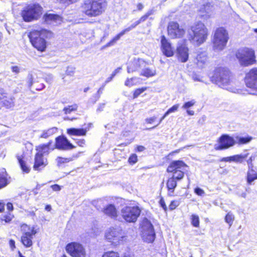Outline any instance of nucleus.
Instances as JSON below:
<instances>
[{"label":"nucleus","mask_w":257,"mask_h":257,"mask_svg":"<svg viewBox=\"0 0 257 257\" xmlns=\"http://www.w3.org/2000/svg\"><path fill=\"white\" fill-rule=\"evenodd\" d=\"M177 186L176 180L174 178H170L167 183V187L168 190V195L172 196L174 192V189Z\"/></svg>","instance_id":"28"},{"label":"nucleus","mask_w":257,"mask_h":257,"mask_svg":"<svg viewBox=\"0 0 257 257\" xmlns=\"http://www.w3.org/2000/svg\"><path fill=\"white\" fill-rule=\"evenodd\" d=\"M60 4H64L66 6L75 3L78 1V0H57Z\"/></svg>","instance_id":"47"},{"label":"nucleus","mask_w":257,"mask_h":257,"mask_svg":"<svg viewBox=\"0 0 257 257\" xmlns=\"http://www.w3.org/2000/svg\"><path fill=\"white\" fill-rule=\"evenodd\" d=\"M235 143H237L239 145L247 144L250 142L252 140V138L250 137H241L239 136H236L235 137Z\"/></svg>","instance_id":"36"},{"label":"nucleus","mask_w":257,"mask_h":257,"mask_svg":"<svg viewBox=\"0 0 257 257\" xmlns=\"http://www.w3.org/2000/svg\"><path fill=\"white\" fill-rule=\"evenodd\" d=\"M142 235L143 239L147 242H152L155 238V233L151 222L147 218L142 222Z\"/></svg>","instance_id":"9"},{"label":"nucleus","mask_w":257,"mask_h":257,"mask_svg":"<svg viewBox=\"0 0 257 257\" xmlns=\"http://www.w3.org/2000/svg\"><path fill=\"white\" fill-rule=\"evenodd\" d=\"M228 39V32L224 28H217L214 32L212 40L213 50L217 52L223 50L226 46Z\"/></svg>","instance_id":"3"},{"label":"nucleus","mask_w":257,"mask_h":257,"mask_svg":"<svg viewBox=\"0 0 257 257\" xmlns=\"http://www.w3.org/2000/svg\"><path fill=\"white\" fill-rule=\"evenodd\" d=\"M246 80H257V68L251 69L245 75Z\"/></svg>","instance_id":"34"},{"label":"nucleus","mask_w":257,"mask_h":257,"mask_svg":"<svg viewBox=\"0 0 257 257\" xmlns=\"http://www.w3.org/2000/svg\"><path fill=\"white\" fill-rule=\"evenodd\" d=\"M17 158L23 172L28 173L30 171V168L26 165V162L23 159V157L22 156H18Z\"/></svg>","instance_id":"35"},{"label":"nucleus","mask_w":257,"mask_h":257,"mask_svg":"<svg viewBox=\"0 0 257 257\" xmlns=\"http://www.w3.org/2000/svg\"><path fill=\"white\" fill-rule=\"evenodd\" d=\"M12 220V217L10 215L4 216L2 218V221H5L6 223L10 222Z\"/></svg>","instance_id":"57"},{"label":"nucleus","mask_w":257,"mask_h":257,"mask_svg":"<svg viewBox=\"0 0 257 257\" xmlns=\"http://www.w3.org/2000/svg\"><path fill=\"white\" fill-rule=\"evenodd\" d=\"M24 232L21 236V242L26 247H30L33 245L32 239L37 231L34 227H30L27 225L23 226Z\"/></svg>","instance_id":"11"},{"label":"nucleus","mask_w":257,"mask_h":257,"mask_svg":"<svg viewBox=\"0 0 257 257\" xmlns=\"http://www.w3.org/2000/svg\"><path fill=\"white\" fill-rule=\"evenodd\" d=\"M159 203L160 206L164 209L165 211L167 210V206L166 205L164 200L163 198H161L159 201Z\"/></svg>","instance_id":"56"},{"label":"nucleus","mask_w":257,"mask_h":257,"mask_svg":"<svg viewBox=\"0 0 257 257\" xmlns=\"http://www.w3.org/2000/svg\"><path fill=\"white\" fill-rule=\"evenodd\" d=\"M186 166V165L182 161H174L168 166L167 172L173 173L172 177L176 180H180L183 178L184 175V172L181 169Z\"/></svg>","instance_id":"10"},{"label":"nucleus","mask_w":257,"mask_h":257,"mask_svg":"<svg viewBox=\"0 0 257 257\" xmlns=\"http://www.w3.org/2000/svg\"><path fill=\"white\" fill-rule=\"evenodd\" d=\"M230 76L231 73L227 68L220 67L215 70L212 80H226Z\"/></svg>","instance_id":"15"},{"label":"nucleus","mask_w":257,"mask_h":257,"mask_svg":"<svg viewBox=\"0 0 257 257\" xmlns=\"http://www.w3.org/2000/svg\"><path fill=\"white\" fill-rule=\"evenodd\" d=\"M52 143V141H50L47 144H42L38 146L36 149L38 151L37 153H40L42 156L48 155L50 150H53L55 149L54 147L51 148L50 146Z\"/></svg>","instance_id":"25"},{"label":"nucleus","mask_w":257,"mask_h":257,"mask_svg":"<svg viewBox=\"0 0 257 257\" xmlns=\"http://www.w3.org/2000/svg\"><path fill=\"white\" fill-rule=\"evenodd\" d=\"M66 251L73 257H84L85 251L83 246L77 242H71L66 247Z\"/></svg>","instance_id":"13"},{"label":"nucleus","mask_w":257,"mask_h":257,"mask_svg":"<svg viewBox=\"0 0 257 257\" xmlns=\"http://www.w3.org/2000/svg\"><path fill=\"white\" fill-rule=\"evenodd\" d=\"M105 237L109 242L115 246L121 243L125 238L122 230L119 227L109 228L105 232Z\"/></svg>","instance_id":"6"},{"label":"nucleus","mask_w":257,"mask_h":257,"mask_svg":"<svg viewBox=\"0 0 257 257\" xmlns=\"http://www.w3.org/2000/svg\"><path fill=\"white\" fill-rule=\"evenodd\" d=\"M43 8L38 4H31L25 7L21 15L25 22H30L38 20L42 14Z\"/></svg>","instance_id":"4"},{"label":"nucleus","mask_w":257,"mask_h":257,"mask_svg":"<svg viewBox=\"0 0 257 257\" xmlns=\"http://www.w3.org/2000/svg\"><path fill=\"white\" fill-rule=\"evenodd\" d=\"M188 34L189 40L191 42L195 45L200 46L207 39L208 30L203 23L198 22L191 27Z\"/></svg>","instance_id":"2"},{"label":"nucleus","mask_w":257,"mask_h":257,"mask_svg":"<svg viewBox=\"0 0 257 257\" xmlns=\"http://www.w3.org/2000/svg\"><path fill=\"white\" fill-rule=\"evenodd\" d=\"M246 87L248 88L247 91L250 94H255L257 91V81H246Z\"/></svg>","instance_id":"32"},{"label":"nucleus","mask_w":257,"mask_h":257,"mask_svg":"<svg viewBox=\"0 0 257 257\" xmlns=\"http://www.w3.org/2000/svg\"><path fill=\"white\" fill-rule=\"evenodd\" d=\"M248 155V153H243L239 155H236L231 156L232 161L237 163H241L242 161L246 158Z\"/></svg>","instance_id":"37"},{"label":"nucleus","mask_w":257,"mask_h":257,"mask_svg":"<svg viewBox=\"0 0 257 257\" xmlns=\"http://www.w3.org/2000/svg\"><path fill=\"white\" fill-rule=\"evenodd\" d=\"M255 179H257V173L253 170V166H249L247 173V182L248 184L250 185Z\"/></svg>","instance_id":"30"},{"label":"nucleus","mask_w":257,"mask_h":257,"mask_svg":"<svg viewBox=\"0 0 257 257\" xmlns=\"http://www.w3.org/2000/svg\"><path fill=\"white\" fill-rule=\"evenodd\" d=\"M168 34L172 39L182 37L185 34V30L175 22L169 23L167 28Z\"/></svg>","instance_id":"12"},{"label":"nucleus","mask_w":257,"mask_h":257,"mask_svg":"<svg viewBox=\"0 0 257 257\" xmlns=\"http://www.w3.org/2000/svg\"><path fill=\"white\" fill-rule=\"evenodd\" d=\"M10 95L4 89L0 88V100L1 101L5 98H7Z\"/></svg>","instance_id":"48"},{"label":"nucleus","mask_w":257,"mask_h":257,"mask_svg":"<svg viewBox=\"0 0 257 257\" xmlns=\"http://www.w3.org/2000/svg\"><path fill=\"white\" fill-rule=\"evenodd\" d=\"M48 164L47 159L44 158V156L40 153H37L35 157L34 169L35 170H39L45 167Z\"/></svg>","instance_id":"23"},{"label":"nucleus","mask_w":257,"mask_h":257,"mask_svg":"<svg viewBox=\"0 0 257 257\" xmlns=\"http://www.w3.org/2000/svg\"><path fill=\"white\" fill-rule=\"evenodd\" d=\"M146 87H142V88L136 89L134 93V98L138 97L139 95L141 94L142 93H143L145 90H146Z\"/></svg>","instance_id":"46"},{"label":"nucleus","mask_w":257,"mask_h":257,"mask_svg":"<svg viewBox=\"0 0 257 257\" xmlns=\"http://www.w3.org/2000/svg\"><path fill=\"white\" fill-rule=\"evenodd\" d=\"M55 141V147L54 148L57 149L69 150L75 148V147L71 144L66 138L63 136H59L57 137Z\"/></svg>","instance_id":"16"},{"label":"nucleus","mask_w":257,"mask_h":257,"mask_svg":"<svg viewBox=\"0 0 257 257\" xmlns=\"http://www.w3.org/2000/svg\"><path fill=\"white\" fill-rule=\"evenodd\" d=\"M234 219V215L230 212H228L225 218L226 222L229 224V226H231L232 225Z\"/></svg>","instance_id":"43"},{"label":"nucleus","mask_w":257,"mask_h":257,"mask_svg":"<svg viewBox=\"0 0 257 257\" xmlns=\"http://www.w3.org/2000/svg\"><path fill=\"white\" fill-rule=\"evenodd\" d=\"M196 101L194 99H192L189 101L185 102L182 106V108L184 109H188V108L194 105Z\"/></svg>","instance_id":"44"},{"label":"nucleus","mask_w":257,"mask_h":257,"mask_svg":"<svg viewBox=\"0 0 257 257\" xmlns=\"http://www.w3.org/2000/svg\"><path fill=\"white\" fill-rule=\"evenodd\" d=\"M72 160V159L70 158H62V157H57L56 159V161L57 162V166L59 167L61 166L63 164L68 163Z\"/></svg>","instance_id":"40"},{"label":"nucleus","mask_w":257,"mask_h":257,"mask_svg":"<svg viewBox=\"0 0 257 257\" xmlns=\"http://www.w3.org/2000/svg\"><path fill=\"white\" fill-rule=\"evenodd\" d=\"M195 193L199 196H203L205 194V192L202 189L197 187L194 190Z\"/></svg>","instance_id":"53"},{"label":"nucleus","mask_w":257,"mask_h":257,"mask_svg":"<svg viewBox=\"0 0 257 257\" xmlns=\"http://www.w3.org/2000/svg\"><path fill=\"white\" fill-rule=\"evenodd\" d=\"M212 6L210 4H207L206 5L204 6V9L205 12L207 14H209L211 9L212 8Z\"/></svg>","instance_id":"55"},{"label":"nucleus","mask_w":257,"mask_h":257,"mask_svg":"<svg viewBox=\"0 0 257 257\" xmlns=\"http://www.w3.org/2000/svg\"><path fill=\"white\" fill-rule=\"evenodd\" d=\"M219 145L215 147L217 150H221L228 149L233 146L235 144V140L227 135L221 136L219 140Z\"/></svg>","instance_id":"14"},{"label":"nucleus","mask_w":257,"mask_h":257,"mask_svg":"<svg viewBox=\"0 0 257 257\" xmlns=\"http://www.w3.org/2000/svg\"><path fill=\"white\" fill-rule=\"evenodd\" d=\"M67 133L71 136H85L86 131L83 128H70L67 130Z\"/></svg>","instance_id":"29"},{"label":"nucleus","mask_w":257,"mask_h":257,"mask_svg":"<svg viewBox=\"0 0 257 257\" xmlns=\"http://www.w3.org/2000/svg\"><path fill=\"white\" fill-rule=\"evenodd\" d=\"M8 174H7L5 169L4 171L0 173V189L5 187L9 184L7 179Z\"/></svg>","instance_id":"33"},{"label":"nucleus","mask_w":257,"mask_h":257,"mask_svg":"<svg viewBox=\"0 0 257 257\" xmlns=\"http://www.w3.org/2000/svg\"><path fill=\"white\" fill-rule=\"evenodd\" d=\"M77 104H73L72 105H69L67 107H65L63 109V111H64L65 114H69L72 111H76L77 109Z\"/></svg>","instance_id":"41"},{"label":"nucleus","mask_w":257,"mask_h":257,"mask_svg":"<svg viewBox=\"0 0 257 257\" xmlns=\"http://www.w3.org/2000/svg\"><path fill=\"white\" fill-rule=\"evenodd\" d=\"M58 132V128L56 127H52L41 131L39 136L40 138L47 139L49 137L56 134Z\"/></svg>","instance_id":"27"},{"label":"nucleus","mask_w":257,"mask_h":257,"mask_svg":"<svg viewBox=\"0 0 257 257\" xmlns=\"http://www.w3.org/2000/svg\"><path fill=\"white\" fill-rule=\"evenodd\" d=\"M121 69V68L120 67H118L117 68H116V69H115L114 70V71H113V72L112 73V74H111V76L110 77V79H111L113 78V77L117 73L119 72L120 70Z\"/></svg>","instance_id":"59"},{"label":"nucleus","mask_w":257,"mask_h":257,"mask_svg":"<svg viewBox=\"0 0 257 257\" xmlns=\"http://www.w3.org/2000/svg\"><path fill=\"white\" fill-rule=\"evenodd\" d=\"M9 245H10V246L11 247V248L12 249V250H14L15 247H16V246H15V241L13 240V239H10V241H9Z\"/></svg>","instance_id":"61"},{"label":"nucleus","mask_w":257,"mask_h":257,"mask_svg":"<svg viewBox=\"0 0 257 257\" xmlns=\"http://www.w3.org/2000/svg\"><path fill=\"white\" fill-rule=\"evenodd\" d=\"M51 187L52 188V190L54 191H59L61 189V186L57 184L52 185L51 186Z\"/></svg>","instance_id":"58"},{"label":"nucleus","mask_w":257,"mask_h":257,"mask_svg":"<svg viewBox=\"0 0 257 257\" xmlns=\"http://www.w3.org/2000/svg\"><path fill=\"white\" fill-rule=\"evenodd\" d=\"M15 98L11 95H10L1 101L2 103L7 108L13 107L15 105Z\"/></svg>","instance_id":"31"},{"label":"nucleus","mask_w":257,"mask_h":257,"mask_svg":"<svg viewBox=\"0 0 257 257\" xmlns=\"http://www.w3.org/2000/svg\"><path fill=\"white\" fill-rule=\"evenodd\" d=\"M13 72L18 74L20 72V68L18 66H12L11 68Z\"/></svg>","instance_id":"54"},{"label":"nucleus","mask_w":257,"mask_h":257,"mask_svg":"<svg viewBox=\"0 0 257 257\" xmlns=\"http://www.w3.org/2000/svg\"><path fill=\"white\" fill-rule=\"evenodd\" d=\"M191 223L196 227L199 226V217L196 215H192L191 216Z\"/></svg>","instance_id":"42"},{"label":"nucleus","mask_w":257,"mask_h":257,"mask_svg":"<svg viewBox=\"0 0 257 257\" xmlns=\"http://www.w3.org/2000/svg\"><path fill=\"white\" fill-rule=\"evenodd\" d=\"M215 84L223 89L227 90L230 92L237 93H241L243 91L239 88L234 86V81H214Z\"/></svg>","instance_id":"17"},{"label":"nucleus","mask_w":257,"mask_h":257,"mask_svg":"<svg viewBox=\"0 0 257 257\" xmlns=\"http://www.w3.org/2000/svg\"><path fill=\"white\" fill-rule=\"evenodd\" d=\"M253 159L254 158L251 156L249 158V159L247 160V163L248 165V167H249V166H253V165L252 164V162Z\"/></svg>","instance_id":"64"},{"label":"nucleus","mask_w":257,"mask_h":257,"mask_svg":"<svg viewBox=\"0 0 257 257\" xmlns=\"http://www.w3.org/2000/svg\"><path fill=\"white\" fill-rule=\"evenodd\" d=\"M121 215L126 222H135L141 213L138 206H125L121 210Z\"/></svg>","instance_id":"8"},{"label":"nucleus","mask_w":257,"mask_h":257,"mask_svg":"<svg viewBox=\"0 0 257 257\" xmlns=\"http://www.w3.org/2000/svg\"><path fill=\"white\" fill-rule=\"evenodd\" d=\"M180 204L179 201L178 200H173L171 201L170 205L169 208L170 210H173L175 209L177 206H178Z\"/></svg>","instance_id":"49"},{"label":"nucleus","mask_w":257,"mask_h":257,"mask_svg":"<svg viewBox=\"0 0 257 257\" xmlns=\"http://www.w3.org/2000/svg\"><path fill=\"white\" fill-rule=\"evenodd\" d=\"M221 161L222 162H232V157H224L221 159Z\"/></svg>","instance_id":"63"},{"label":"nucleus","mask_w":257,"mask_h":257,"mask_svg":"<svg viewBox=\"0 0 257 257\" xmlns=\"http://www.w3.org/2000/svg\"><path fill=\"white\" fill-rule=\"evenodd\" d=\"M161 50L163 54L168 57L173 56L174 51L171 44L164 36H161Z\"/></svg>","instance_id":"19"},{"label":"nucleus","mask_w":257,"mask_h":257,"mask_svg":"<svg viewBox=\"0 0 257 257\" xmlns=\"http://www.w3.org/2000/svg\"><path fill=\"white\" fill-rule=\"evenodd\" d=\"M168 115H166V113L164 114V115L161 118V119H160L159 121V123L155 126L152 127H151L150 128H148V130H151V129H153L154 128H155L156 127H157L159 124H160L161 123V122L163 121V120Z\"/></svg>","instance_id":"62"},{"label":"nucleus","mask_w":257,"mask_h":257,"mask_svg":"<svg viewBox=\"0 0 257 257\" xmlns=\"http://www.w3.org/2000/svg\"><path fill=\"white\" fill-rule=\"evenodd\" d=\"M43 19L48 24L58 25L62 22V18L60 16L53 14H46L44 15Z\"/></svg>","instance_id":"22"},{"label":"nucleus","mask_w":257,"mask_h":257,"mask_svg":"<svg viewBox=\"0 0 257 257\" xmlns=\"http://www.w3.org/2000/svg\"><path fill=\"white\" fill-rule=\"evenodd\" d=\"M177 55L178 59L182 62H185L188 60L189 57L188 49L183 42L178 43Z\"/></svg>","instance_id":"18"},{"label":"nucleus","mask_w":257,"mask_h":257,"mask_svg":"<svg viewBox=\"0 0 257 257\" xmlns=\"http://www.w3.org/2000/svg\"><path fill=\"white\" fill-rule=\"evenodd\" d=\"M103 211L105 215L112 218H115L117 217V210L112 204L106 206Z\"/></svg>","instance_id":"26"},{"label":"nucleus","mask_w":257,"mask_h":257,"mask_svg":"<svg viewBox=\"0 0 257 257\" xmlns=\"http://www.w3.org/2000/svg\"><path fill=\"white\" fill-rule=\"evenodd\" d=\"M45 32V30H33L30 33L29 36L33 46L40 51H44L46 48V42L42 36Z\"/></svg>","instance_id":"7"},{"label":"nucleus","mask_w":257,"mask_h":257,"mask_svg":"<svg viewBox=\"0 0 257 257\" xmlns=\"http://www.w3.org/2000/svg\"><path fill=\"white\" fill-rule=\"evenodd\" d=\"M82 12L88 17L101 15L106 7L105 0H84L82 5Z\"/></svg>","instance_id":"1"},{"label":"nucleus","mask_w":257,"mask_h":257,"mask_svg":"<svg viewBox=\"0 0 257 257\" xmlns=\"http://www.w3.org/2000/svg\"><path fill=\"white\" fill-rule=\"evenodd\" d=\"M156 119V116H153L152 117L147 118L145 119L146 122L148 123H152Z\"/></svg>","instance_id":"60"},{"label":"nucleus","mask_w":257,"mask_h":257,"mask_svg":"<svg viewBox=\"0 0 257 257\" xmlns=\"http://www.w3.org/2000/svg\"><path fill=\"white\" fill-rule=\"evenodd\" d=\"M102 257H119V255L117 252L111 251L105 252Z\"/></svg>","instance_id":"45"},{"label":"nucleus","mask_w":257,"mask_h":257,"mask_svg":"<svg viewBox=\"0 0 257 257\" xmlns=\"http://www.w3.org/2000/svg\"><path fill=\"white\" fill-rule=\"evenodd\" d=\"M146 62L142 59L134 58L133 61L130 62L128 67V72H131L139 70L140 68L145 67Z\"/></svg>","instance_id":"21"},{"label":"nucleus","mask_w":257,"mask_h":257,"mask_svg":"<svg viewBox=\"0 0 257 257\" xmlns=\"http://www.w3.org/2000/svg\"><path fill=\"white\" fill-rule=\"evenodd\" d=\"M236 57L241 66H248L256 62L255 52L251 48L239 49L236 53Z\"/></svg>","instance_id":"5"},{"label":"nucleus","mask_w":257,"mask_h":257,"mask_svg":"<svg viewBox=\"0 0 257 257\" xmlns=\"http://www.w3.org/2000/svg\"><path fill=\"white\" fill-rule=\"evenodd\" d=\"M152 14V11H149L147 12L145 15L143 16L138 21V22H139V24H140L142 22H143L145 21L147 18Z\"/></svg>","instance_id":"50"},{"label":"nucleus","mask_w":257,"mask_h":257,"mask_svg":"<svg viewBox=\"0 0 257 257\" xmlns=\"http://www.w3.org/2000/svg\"><path fill=\"white\" fill-rule=\"evenodd\" d=\"M29 86L33 87L37 90H41L44 87V84L40 83L39 81H30Z\"/></svg>","instance_id":"39"},{"label":"nucleus","mask_w":257,"mask_h":257,"mask_svg":"<svg viewBox=\"0 0 257 257\" xmlns=\"http://www.w3.org/2000/svg\"><path fill=\"white\" fill-rule=\"evenodd\" d=\"M139 24H140L139 22L136 21L132 24L130 27L122 30L121 32L115 36L111 41L107 43L104 47H108L114 45L116 43V42L120 39L121 36L124 35L126 33L135 28Z\"/></svg>","instance_id":"20"},{"label":"nucleus","mask_w":257,"mask_h":257,"mask_svg":"<svg viewBox=\"0 0 257 257\" xmlns=\"http://www.w3.org/2000/svg\"><path fill=\"white\" fill-rule=\"evenodd\" d=\"M130 163L135 164L138 161V157L136 154L132 155L128 159Z\"/></svg>","instance_id":"52"},{"label":"nucleus","mask_w":257,"mask_h":257,"mask_svg":"<svg viewBox=\"0 0 257 257\" xmlns=\"http://www.w3.org/2000/svg\"><path fill=\"white\" fill-rule=\"evenodd\" d=\"M207 62L208 57L206 52H199L197 53L195 63L199 67H203Z\"/></svg>","instance_id":"24"},{"label":"nucleus","mask_w":257,"mask_h":257,"mask_svg":"<svg viewBox=\"0 0 257 257\" xmlns=\"http://www.w3.org/2000/svg\"><path fill=\"white\" fill-rule=\"evenodd\" d=\"M179 104H175L173 105L166 112V115H169L170 113L177 111L179 108Z\"/></svg>","instance_id":"51"},{"label":"nucleus","mask_w":257,"mask_h":257,"mask_svg":"<svg viewBox=\"0 0 257 257\" xmlns=\"http://www.w3.org/2000/svg\"><path fill=\"white\" fill-rule=\"evenodd\" d=\"M156 74V71L155 69H151L150 68H146L143 69L141 72V75L147 77L154 76Z\"/></svg>","instance_id":"38"}]
</instances>
